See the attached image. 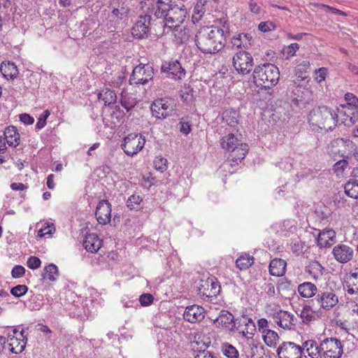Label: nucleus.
<instances>
[{
    "mask_svg": "<svg viewBox=\"0 0 358 358\" xmlns=\"http://www.w3.org/2000/svg\"><path fill=\"white\" fill-rule=\"evenodd\" d=\"M227 31L216 26L203 27L195 36L197 48L205 54H215L224 48Z\"/></svg>",
    "mask_w": 358,
    "mask_h": 358,
    "instance_id": "1",
    "label": "nucleus"
},
{
    "mask_svg": "<svg viewBox=\"0 0 358 358\" xmlns=\"http://www.w3.org/2000/svg\"><path fill=\"white\" fill-rule=\"evenodd\" d=\"M187 15V10L184 5H172L158 2V8L155 11V16L159 20L160 26L166 29L178 31Z\"/></svg>",
    "mask_w": 358,
    "mask_h": 358,
    "instance_id": "2",
    "label": "nucleus"
},
{
    "mask_svg": "<svg viewBox=\"0 0 358 358\" xmlns=\"http://www.w3.org/2000/svg\"><path fill=\"white\" fill-rule=\"evenodd\" d=\"M338 113L326 106L314 108L309 113L310 124L326 131H332L338 123Z\"/></svg>",
    "mask_w": 358,
    "mask_h": 358,
    "instance_id": "3",
    "label": "nucleus"
},
{
    "mask_svg": "<svg viewBox=\"0 0 358 358\" xmlns=\"http://www.w3.org/2000/svg\"><path fill=\"white\" fill-rule=\"evenodd\" d=\"M279 78L278 68L271 63L259 65L253 71L254 83L257 87L261 89H271L278 84Z\"/></svg>",
    "mask_w": 358,
    "mask_h": 358,
    "instance_id": "4",
    "label": "nucleus"
},
{
    "mask_svg": "<svg viewBox=\"0 0 358 358\" xmlns=\"http://www.w3.org/2000/svg\"><path fill=\"white\" fill-rule=\"evenodd\" d=\"M158 20L157 18L153 19L149 14L140 15L132 27V34L138 38H143L151 29L157 31L155 22Z\"/></svg>",
    "mask_w": 358,
    "mask_h": 358,
    "instance_id": "5",
    "label": "nucleus"
},
{
    "mask_svg": "<svg viewBox=\"0 0 358 358\" xmlns=\"http://www.w3.org/2000/svg\"><path fill=\"white\" fill-rule=\"evenodd\" d=\"M154 75V69L150 64L136 66L129 78L131 85H145L152 80Z\"/></svg>",
    "mask_w": 358,
    "mask_h": 358,
    "instance_id": "6",
    "label": "nucleus"
},
{
    "mask_svg": "<svg viewBox=\"0 0 358 358\" xmlns=\"http://www.w3.org/2000/svg\"><path fill=\"white\" fill-rule=\"evenodd\" d=\"M233 66L236 71L242 75L248 74L253 68V58L250 53L240 50L233 57Z\"/></svg>",
    "mask_w": 358,
    "mask_h": 358,
    "instance_id": "7",
    "label": "nucleus"
},
{
    "mask_svg": "<svg viewBox=\"0 0 358 358\" xmlns=\"http://www.w3.org/2000/svg\"><path fill=\"white\" fill-rule=\"evenodd\" d=\"M220 290L221 286L217 280L214 277H210L201 281L199 294L203 299L211 301L220 294Z\"/></svg>",
    "mask_w": 358,
    "mask_h": 358,
    "instance_id": "8",
    "label": "nucleus"
},
{
    "mask_svg": "<svg viewBox=\"0 0 358 358\" xmlns=\"http://www.w3.org/2000/svg\"><path fill=\"white\" fill-rule=\"evenodd\" d=\"M321 358H341L343 354L341 342L334 338H326L321 342Z\"/></svg>",
    "mask_w": 358,
    "mask_h": 358,
    "instance_id": "9",
    "label": "nucleus"
},
{
    "mask_svg": "<svg viewBox=\"0 0 358 358\" xmlns=\"http://www.w3.org/2000/svg\"><path fill=\"white\" fill-rule=\"evenodd\" d=\"M145 143V140L141 134H130L124 138L121 147L127 155L133 156L143 149Z\"/></svg>",
    "mask_w": 358,
    "mask_h": 358,
    "instance_id": "10",
    "label": "nucleus"
},
{
    "mask_svg": "<svg viewBox=\"0 0 358 358\" xmlns=\"http://www.w3.org/2000/svg\"><path fill=\"white\" fill-rule=\"evenodd\" d=\"M320 308L330 310L338 303V298L331 289L320 290L315 299Z\"/></svg>",
    "mask_w": 358,
    "mask_h": 358,
    "instance_id": "11",
    "label": "nucleus"
},
{
    "mask_svg": "<svg viewBox=\"0 0 358 358\" xmlns=\"http://www.w3.org/2000/svg\"><path fill=\"white\" fill-rule=\"evenodd\" d=\"M150 109L153 116L157 119H165L171 116L174 110L173 105L163 99L155 100Z\"/></svg>",
    "mask_w": 358,
    "mask_h": 358,
    "instance_id": "12",
    "label": "nucleus"
},
{
    "mask_svg": "<svg viewBox=\"0 0 358 358\" xmlns=\"http://www.w3.org/2000/svg\"><path fill=\"white\" fill-rule=\"evenodd\" d=\"M275 323L284 329H294L297 320L296 317L286 310H279L272 315Z\"/></svg>",
    "mask_w": 358,
    "mask_h": 358,
    "instance_id": "13",
    "label": "nucleus"
},
{
    "mask_svg": "<svg viewBox=\"0 0 358 358\" xmlns=\"http://www.w3.org/2000/svg\"><path fill=\"white\" fill-rule=\"evenodd\" d=\"M279 358H301L302 348L292 342H284L278 348Z\"/></svg>",
    "mask_w": 358,
    "mask_h": 358,
    "instance_id": "14",
    "label": "nucleus"
},
{
    "mask_svg": "<svg viewBox=\"0 0 358 358\" xmlns=\"http://www.w3.org/2000/svg\"><path fill=\"white\" fill-rule=\"evenodd\" d=\"M164 73H169L175 80H181L185 76V70L178 60L164 61L161 66Z\"/></svg>",
    "mask_w": 358,
    "mask_h": 358,
    "instance_id": "15",
    "label": "nucleus"
},
{
    "mask_svg": "<svg viewBox=\"0 0 358 358\" xmlns=\"http://www.w3.org/2000/svg\"><path fill=\"white\" fill-rule=\"evenodd\" d=\"M354 250L344 243L335 245L332 250L334 259L341 264H346L350 262L354 257Z\"/></svg>",
    "mask_w": 358,
    "mask_h": 358,
    "instance_id": "16",
    "label": "nucleus"
},
{
    "mask_svg": "<svg viewBox=\"0 0 358 358\" xmlns=\"http://www.w3.org/2000/svg\"><path fill=\"white\" fill-rule=\"evenodd\" d=\"M237 331L247 339L252 338L256 331L255 322L250 317L243 316L237 320L236 327Z\"/></svg>",
    "mask_w": 358,
    "mask_h": 358,
    "instance_id": "17",
    "label": "nucleus"
},
{
    "mask_svg": "<svg viewBox=\"0 0 358 358\" xmlns=\"http://www.w3.org/2000/svg\"><path fill=\"white\" fill-rule=\"evenodd\" d=\"M95 215L99 224L105 225L109 223L111 218V204L107 200L100 201L96 206Z\"/></svg>",
    "mask_w": 358,
    "mask_h": 358,
    "instance_id": "18",
    "label": "nucleus"
},
{
    "mask_svg": "<svg viewBox=\"0 0 358 358\" xmlns=\"http://www.w3.org/2000/svg\"><path fill=\"white\" fill-rule=\"evenodd\" d=\"M206 311L201 306L192 305L186 307L183 313L185 320L190 323L201 322L205 318Z\"/></svg>",
    "mask_w": 358,
    "mask_h": 358,
    "instance_id": "19",
    "label": "nucleus"
},
{
    "mask_svg": "<svg viewBox=\"0 0 358 358\" xmlns=\"http://www.w3.org/2000/svg\"><path fill=\"white\" fill-rule=\"evenodd\" d=\"M216 327L227 328L232 331L236 327L237 320H234V315L227 310H222L217 317L213 320Z\"/></svg>",
    "mask_w": 358,
    "mask_h": 358,
    "instance_id": "20",
    "label": "nucleus"
},
{
    "mask_svg": "<svg viewBox=\"0 0 358 358\" xmlns=\"http://www.w3.org/2000/svg\"><path fill=\"white\" fill-rule=\"evenodd\" d=\"M336 238V232L331 229H325L320 231L317 238V245L320 248L330 247L334 243Z\"/></svg>",
    "mask_w": 358,
    "mask_h": 358,
    "instance_id": "21",
    "label": "nucleus"
},
{
    "mask_svg": "<svg viewBox=\"0 0 358 358\" xmlns=\"http://www.w3.org/2000/svg\"><path fill=\"white\" fill-rule=\"evenodd\" d=\"M83 245L87 251L95 253L101 248V240L96 234H90L85 236Z\"/></svg>",
    "mask_w": 358,
    "mask_h": 358,
    "instance_id": "22",
    "label": "nucleus"
},
{
    "mask_svg": "<svg viewBox=\"0 0 358 358\" xmlns=\"http://www.w3.org/2000/svg\"><path fill=\"white\" fill-rule=\"evenodd\" d=\"M220 144L223 149L231 152L243 143H241V139H239L238 136H236L234 134H229L221 138Z\"/></svg>",
    "mask_w": 358,
    "mask_h": 358,
    "instance_id": "23",
    "label": "nucleus"
},
{
    "mask_svg": "<svg viewBox=\"0 0 358 358\" xmlns=\"http://www.w3.org/2000/svg\"><path fill=\"white\" fill-rule=\"evenodd\" d=\"M355 178L350 179L344 186L345 194L352 198L358 199V170L354 172Z\"/></svg>",
    "mask_w": 358,
    "mask_h": 358,
    "instance_id": "24",
    "label": "nucleus"
},
{
    "mask_svg": "<svg viewBox=\"0 0 358 358\" xmlns=\"http://www.w3.org/2000/svg\"><path fill=\"white\" fill-rule=\"evenodd\" d=\"M286 262L281 259H274L269 264L270 274L273 276L280 277L285 273Z\"/></svg>",
    "mask_w": 358,
    "mask_h": 358,
    "instance_id": "25",
    "label": "nucleus"
},
{
    "mask_svg": "<svg viewBox=\"0 0 358 358\" xmlns=\"http://www.w3.org/2000/svg\"><path fill=\"white\" fill-rule=\"evenodd\" d=\"M124 13L118 8H114L109 15V21L107 24L108 29L110 31H114L115 29L120 27L121 20L123 18Z\"/></svg>",
    "mask_w": 358,
    "mask_h": 358,
    "instance_id": "26",
    "label": "nucleus"
},
{
    "mask_svg": "<svg viewBox=\"0 0 358 358\" xmlns=\"http://www.w3.org/2000/svg\"><path fill=\"white\" fill-rule=\"evenodd\" d=\"M5 141L10 146L16 147L19 145L20 134L16 127L10 126L4 131Z\"/></svg>",
    "mask_w": 358,
    "mask_h": 358,
    "instance_id": "27",
    "label": "nucleus"
},
{
    "mask_svg": "<svg viewBox=\"0 0 358 358\" xmlns=\"http://www.w3.org/2000/svg\"><path fill=\"white\" fill-rule=\"evenodd\" d=\"M252 36L250 34H239L237 37H234L231 40L232 45L237 48L248 49L251 46Z\"/></svg>",
    "mask_w": 358,
    "mask_h": 358,
    "instance_id": "28",
    "label": "nucleus"
},
{
    "mask_svg": "<svg viewBox=\"0 0 358 358\" xmlns=\"http://www.w3.org/2000/svg\"><path fill=\"white\" fill-rule=\"evenodd\" d=\"M298 292L302 297L310 298L317 293V289L313 283L305 282L298 286Z\"/></svg>",
    "mask_w": 358,
    "mask_h": 358,
    "instance_id": "29",
    "label": "nucleus"
},
{
    "mask_svg": "<svg viewBox=\"0 0 358 358\" xmlns=\"http://www.w3.org/2000/svg\"><path fill=\"white\" fill-rule=\"evenodd\" d=\"M248 152V145L246 143H243L231 152L229 157L232 162L238 164V162H241L245 158Z\"/></svg>",
    "mask_w": 358,
    "mask_h": 358,
    "instance_id": "30",
    "label": "nucleus"
},
{
    "mask_svg": "<svg viewBox=\"0 0 358 358\" xmlns=\"http://www.w3.org/2000/svg\"><path fill=\"white\" fill-rule=\"evenodd\" d=\"M98 99L102 100L105 106H110L116 102L117 96L114 91L105 89L98 94Z\"/></svg>",
    "mask_w": 358,
    "mask_h": 358,
    "instance_id": "31",
    "label": "nucleus"
},
{
    "mask_svg": "<svg viewBox=\"0 0 358 358\" xmlns=\"http://www.w3.org/2000/svg\"><path fill=\"white\" fill-rule=\"evenodd\" d=\"M324 271V268L317 261L310 262L306 267V271L315 280L323 275Z\"/></svg>",
    "mask_w": 358,
    "mask_h": 358,
    "instance_id": "32",
    "label": "nucleus"
},
{
    "mask_svg": "<svg viewBox=\"0 0 358 358\" xmlns=\"http://www.w3.org/2000/svg\"><path fill=\"white\" fill-rule=\"evenodd\" d=\"M262 336L264 343L268 347H275L277 345L279 336L275 331L271 329L262 330Z\"/></svg>",
    "mask_w": 358,
    "mask_h": 358,
    "instance_id": "33",
    "label": "nucleus"
},
{
    "mask_svg": "<svg viewBox=\"0 0 358 358\" xmlns=\"http://www.w3.org/2000/svg\"><path fill=\"white\" fill-rule=\"evenodd\" d=\"M9 341V350L14 354H19L22 352L26 346V341H24V339L19 341L18 338L13 336Z\"/></svg>",
    "mask_w": 358,
    "mask_h": 358,
    "instance_id": "34",
    "label": "nucleus"
},
{
    "mask_svg": "<svg viewBox=\"0 0 358 358\" xmlns=\"http://www.w3.org/2000/svg\"><path fill=\"white\" fill-rule=\"evenodd\" d=\"M0 69L6 78L13 79L18 74L17 68L13 63L8 62L6 64L1 65Z\"/></svg>",
    "mask_w": 358,
    "mask_h": 358,
    "instance_id": "35",
    "label": "nucleus"
},
{
    "mask_svg": "<svg viewBox=\"0 0 358 358\" xmlns=\"http://www.w3.org/2000/svg\"><path fill=\"white\" fill-rule=\"evenodd\" d=\"M222 119L230 127H234L238 122V113L234 110H225L222 114Z\"/></svg>",
    "mask_w": 358,
    "mask_h": 358,
    "instance_id": "36",
    "label": "nucleus"
},
{
    "mask_svg": "<svg viewBox=\"0 0 358 358\" xmlns=\"http://www.w3.org/2000/svg\"><path fill=\"white\" fill-rule=\"evenodd\" d=\"M254 263V258L249 255H243L236 261V266L240 270H247Z\"/></svg>",
    "mask_w": 358,
    "mask_h": 358,
    "instance_id": "37",
    "label": "nucleus"
},
{
    "mask_svg": "<svg viewBox=\"0 0 358 358\" xmlns=\"http://www.w3.org/2000/svg\"><path fill=\"white\" fill-rule=\"evenodd\" d=\"M45 273L42 274L43 278H48L50 281H55L59 275L58 268L54 264H50L44 268Z\"/></svg>",
    "mask_w": 358,
    "mask_h": 358,
    "instance_id": "38",
    "label": "nucleus"
},
{
    "mask_svg": "<svg viewBox=\"0 0 358 358\" xmlns=\"http://www.w3.org/2000/svg\"><path fill=\"white\" fill-rule=\"evenodd\" d=\"M222 352L228 358H238V350L229 343H226L222 344Z\"/></svg>",
    "mask_w": 358,
    "mask_h": 358,
    "instance_id": "39",
    "label": "nucleus"
},
{
    "mask_svg": "<svg viewBox=\"0 0 358 358\" xmlns=\"http://www.w3.org/2000/svg\"><path fill=\"white\" fill-rule=\"evenodd\" d=\"M143 199L139 195L133 194L127 201V206L130 210H138Z\"/></svg>",
    "mask_w": 358,
    "mask_h": 358,
    "instance_id": "40",
    "label": "nucleus"
},
{
    "mask_svg": "<svg viewBox=\"0 0 358 358\" xmlns=\"http://www.w3.org/2000/svg\"><path fill=\"white\" fill-rule=\"evenodd\" d=\"M153 163L155 168L161 172L167 169V159L162 156L156 157Z\"/></svg>",
    "mask_w": 358,
    "mask_h": 358,
    "instance_id": "41",
    "label": "nucleus"
},
{
    "mask_svg": "<svg viewBox=\"0 0 358 358\" xmlns=\"http://www.w3.org/2000/svg\"><path fill=\"white\" fill-rule=\"evenodd\" d=\"M345 99L347 101L348 106L352 109H358V98L352 93H346Z\"/></svg>",
    "mask_w": 358,
    "mask_h": 358,
    "instance_id": "42",
    "label": "nucleus"
},
{
    "mask_svg": "<svg viewBox=\"0 0 358 358\" xmlns=\"http://www.w3.org/2000/svg\"><path fill=\"white\" fill-rule=\"evenodd\" d=\"M301 317L303 322H309L315 320V313L309 308H303L301 312Z\"/></svg>",
    "mask_w": 358,
    "mask_h": 358,
    "instance_id": "43",
    "label": "nucleus"
},
{
    "mask_svg": "<svg viewBox=\"0 0 358 358\" xmlns=\"http://www.w3.org/2000/svg\"><path fill=\"white\" fill-rule=\"evenodd\" d=\"M136 101L134 99L128 97L127 96H122L121 104L129 112L136 106Z\"/></svg>",
    "mask_w": 358,
    "mask_h": 358,
    "instance_id": "44",
    "label": "nucleus"
},
{
    "mask_svg": "<svg viewBox=\"0 0 358 358\" xmlns=\"http://www.w3.org/2000/svg\"><path fill=\"white\" fill-rule=\"evenodd\" d=\"M27 291V286L24 285H18L11 289L10 294L15 297H20L24 295Z\"/></svg>",
    "mask_w": 358,
    "mask_h": 358,
    "instance_id": "45",
    "label": "nucleus"
},
{
    "mask_svg": "<svg viewBox=\"0 0 358 358\" xmlns=\"http://www.w3.org/2000/svg\"><path fill=\"white\" fill-rule=\"evenodd\" d=\"M175 33V37L180 43H185L189 39L188 29L186 28L181 29V27Z\"/></svg>",
    "mask_w": 358,
    "mask_h": 358,
    "instance_id": "46",
    "label": "nucleus"
},
{
    "mask_svg": "<svg viewBox=\"0 0 358 358\" xmlns=\"http://www.w3.org/2000/svg\"><path fill=\"white\" fill-rule=\"evenodd\" d=\"M50 115V113L48 110H45L39 117L36 124V129H43L45 124H46V120Z\"/></svg>",
    "mask_w": 358,
    "mask_h": 358,
    "instance_id": "47",
    "label": "nucleus"
},
{
    "mask_svg": "<svg viewBox=\"0 0 358 358\" xmlns=\"http://www.w3.org/2000/svg\"><path fill=\"white\" fill-rule=\"evenodd\" d=\"M299 48V45L298 43H292L284 50V55H285L286 58L288 59L291 57H293Z\"/></svg>",
    "mask_w": 358,
    "mask_h": 358,
    "instance_id": "48",
    "label": "nucleus"
},
{
    "mask_svg": "<svg viewBox=\"0 0 358 358\" xmlns=\"http://www.w3.org/2000/svg\"><path fill=\"white\" fill-rule=\"evenodd\" d=\"M27 266L31 269H36L41 266V259L35 256H31L28 258L27 262Z\"/></svg>",
    "mask_w": 358,
    "mask_h": 358,
    "instance_id": "49",
    "label": "nucleus"
},
{
    "mask_svg": "<svg viewBox=\"0 0 358 358\" xmlns=\"http://www.w3.org/2000/svg\"><path fill=\"white\" fill-rule=\"evenodd\" d=\"M154 297L151 294H143L140 296L139 301L142 306H148L152 303Z\"/></svg>",
    "mask_w": 358,
    "mask_h": 358,
    "instance_id": "50",
    "label": "nucleus"
},
{
    "mask_svg": "<svg viewBox=\"0 0 358 358\" xmlns=\"http://www.w3.org/2000/svg\"><path fill=\"white\" fill-rule=\"evenodd\" d=\"M275 27V24L271 21L261 22L259 24L258 29L262 32H267Z\"/></svg>",
    "mask_w": 358,
    "mask_h": 358,
    "instance_id": "51",
    "label": "nucleus"
},
{
    "mask_svg": "<svg viewBox=\"0 0 358 358\" xmlns=\"http://www.w3.org/2000/svg\"><path fill=\"white\" fill-rule=\"evenodd\" d=\"M25 273V268L20 265L15 266L11 271L12 277L14 278H21Z\"/></svg>",
    "mask_w": 358,
    "mask_h": 358,
    "instance_id": "52",
    "label": "nucleus"
},
{
    "mask_svg": "<svg viewBox=\"0 0 358 358\" xmlns=\"http://www.w3.org/2000/svg\"><path fill=\"white\" fill-rule=\"evenodd\" d=\"M315 71L316 74H318V76L315 78L318 83H321L325 80L327 73V69L326 68L322 67L316 69Z\"/></svg>",
    "mask_w": 358,
    "mask_h": 358,
    "instance_id": "53",
    "label": "nucleus"
},
{
    "mask_svg": "<svg viewBox=\"0 0 358 358\" xmlns=\"http://www.w3.org/2000/svg\"><path fill=\"white\" fill-rule=\"evenodd\" d=\"M52 229H53L54 231H55L53 224H51V225H48L44 228L41 229L38 232V236L39 237H43L46 234H52Z\"/></svg>",
    "mask_w": 358,
    "mask_h": 358,
    "instance_id": "54",
    "label": "nucleus"
},
{
    "mask_svg": "<svg viewBox=\"0 0 358 358\" xmlns=\"http://www.w3.org/2000/svg\"><path fill=\"white\" fill-rule=\"evenodd\" d=\"M343 109H338V113L341 116H343V118H348L350 115H354V112H351L353 109L350 107H347V106H341Z\"/></svg>",
    "mask_w": 358,
    "mask_h": 358,
    "instance_id": "55",
    "label": "nucleus"
},
{
    "mask_svg": "<svg viewBox=\"0 0 358 358\" xmlns=\"http://www.w3.org/2000/svg\"><path fill=\"white\" fill-rule=\"evenodd\" d=\"M194 358H217V357L215 356L213 352H210V351L206 350H199Z\"/></svg>",
    "mask_w": 358,
    "mask_h": 358,
    "instance_id": "56",
    "label": "nucleus"
},
{
    "mask_svg": "<svg viewBox=\"0 0 358 358\" xmlns=\"http://www.w3.org/2000/svg\"><path fill=\"white\" fill-rule=\"evenodd\" d=\"M20 120L25 124H32L34 122L33 117L27 113H23L20 115Z\"/></svg>",
    "mask_w": 358,
    "mask_h": 358,
    "instance_id": "57",
    "label": "nucleus"
},
{
    "mask_svg": "<svg viewBox=\"0 0 358 358\" xmlns=\"http://www.w3.org/2000/svg\"><path fill=\"white\" fill-rule=\"evenodd\" d=\"M180 131L187 135L191 131V124L188 122H180Z\"/></svg>",
    "mask_w": 358,
    "mask_h": 358,
    "instance_id": "58",
    "label": "nucleus"
},
{
    "mask_svg": "<svg viewBox=\"0 0 358 358\" xmlns=\"http://www.w3.org/2000/svg\"><path fill=\"white\" fill-rule=\"evenodd\" d=\"M257 325L259 328V331L262 333V330L269 329H268V322L266 319L261 318L257 321Z\"/></svg>",
    "mask_w": 358,
    "mask_h": 358,
    "instance_id": "59",
    "label": "nucleus"
},
{
    "mask_svg": "<svg viewBox=\"0 0 358 358\" xmlns=\"http://www.w3.org/2000/svg\"><path fill=\"white\" fill-rule=\"evenodd\" d=\"M357 120L355 118V114L350 115L348 118H342L341 122L345 126L350 127L355 124Z\"/></svg>",
    "mask_w": 358,
    "mask_h": 358,
    "instance_id": "60",
    "label": "nucleus"
},
{
    "mask_svg": "<svg viewBox=\"0 0 358 358\" xmlns=\"http://www.w3.org/2000/svg\"><path fill=\"white\" fill-rule=\"evenodd\" d=\"M250 10L255 14H258L260 11V6L253 0L249 1Z\"/></svg>",
    "mask_w": 358,
    "mask_h": 358,
    "instance_id": "61",
    "label": "nucleus"
},
{
    "mask_svg": "<svg viewBox=\"0 0 358 358\" xmlns=\"http://www.w3.org/2000/svg\"><path fill=\"white\" fill-rule=\"evenodd\" d=\"M348 165V162L345 159L339 160L334 164V169L336 171L344 170Z\"/></svg>",
    "mask_w": 358,
    "mask_h": 358,
    "instance_id": "62",
    "label": "nucleus"
},
{
    "mask_svg": "<svg viewBox=\"0 0 358 358\" xmlns=\"http://www.w3.org/2000/svg\"><path fill=\"white\" fill-rule=\"evenodd\" d=\"M310 66V62L308 61L304 60L301 62L297 66V71L303 72L306 71Z\"/></svg>",
    "mask_w": 358,
    "mask_h": 358,
    "instance_id": "63",
    "label": "nucleus"
},
{
    "mask_svg": "<svg viewBox=\"0 0 358 358\" xmlns=\"http://www.w3.org/2000/svg\"><path fill=\"white\" fill-rule=\"evenodd\" d=\"M53 178H54L53 174L49 175L47 178V186L49 189H54L55 186Z\"/></svg>",
    "mask_w": 358,
    "mask_h": 358,
    "instance_id": "64",
    "label": "nucleus"
}]
</instances>
